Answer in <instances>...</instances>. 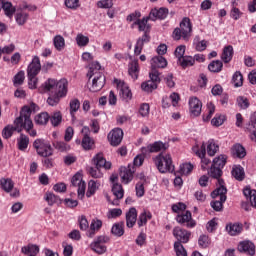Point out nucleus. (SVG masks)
<instances>
[{
    "mask_svg": "<svg viewBox=\"0 0 256 256\" xmlns=\"http://www.w3.org/2000/svg\"><path fill=\"white\" fill-rule=\"evenodd\" d=\"M87 77L89 79H92L93 77L92 84L89 87V90L92 93H97V91H101V89L105 87V74L101 72V64H99V62H93L90 65Z\"/></svg>",
    "mask_w": 256,
    "mask_h": 256,
    "instance_id": "obj_1",
    "label": "nucleus"
},
{
    "mask_svg": "<svg viewBox=\"0 0 256 256\" xmlns=\"http://www.w3.org/2000/svg\"><path fill=\"white\" fill-rule=\"evenodd\" d=\"M37 105L35 103L30 104L29 106H24L20 112V117L22 120V129H25L26 133L30 137H37V130L33 129V121L31 120V113L35 111Z\"/></svg>",
    "mask_w": 256,
    "mask_h": 256,
    "instance_id": "obj_2",
    "label": "nucleus"
},
{
    "mask_svg": "<svg viewBox=\"0 0 256 256\" xmlns=\"http://www.w3.org/2000/svg\"><path fill=\"white\" fill-rule=\"evenodd\" d=\"M67 85L68 83L65 79L57 81L50 78L43 84V88L45 93H59L60 97H65L67 95Z\"/></svg>",
    "mask_w": 256,
    "mask_h": 256,
    "instance_id": "obj_3",
    "label": "nucleus"
},
{
    "mask_svg": "<svg viewBox=\"0 0 256 256\" xmlns=\"http://www.w3.org/2000/svg\"><path fill=\"white\" fill-rule=\"evenodd\" d=\"M152 161L158 169L159 173H173V171H175L173 159L169 154L163 155V153H160L153 157Z\"/></svg>",
    "mask_w": 256,
    "mask_h": 256,
    "instance_id": "obj_4",
    "label": "nucleus"
},
{
    "mask_svg": "<svg viewBox=\"0 0 256 256\" xmlns=\"http://www.w3.org/2000/svg\"><path fill=\"white\" fill-rule=\"evenodd\" d=\"M193 31V26L191 25V19L185 17L180 22V27L174 29L173 31V39L175 41H179L184 39V41H189V37H191V32Z\"/></svg>",
    "mask_w": 256,
    "mask_h": 256,
    "instance_id": "obj_5",
    "label": "nucleus"
},
{
    "mask_svg": "<svg viewBox=\"0 0 256 256\" xmlns=\"http://www.w3.org/2000/svg\"><path fill=\"white\" fill-rule=\"evenodd\" d=\"M33 147L40 157H51V155H53L51 144L44 139H36L33 143Z\"/></svg>",
    "mask_w": 256,
    "mask_h": 256,
    "instance_id": "obj_6",
    "label": "nucleus"
},
{
    "mask_svg": "<svg viewBox=\"0 0 256 256\" xmlns=\"http://www.w3.org/2000/svg\"><path fill=\"white\" fill-rule=\"evenodd\" d=\"M14 125L15 126L8 125L2 130V137L4 139H9L13 137V133H15V131H17L18 133H21V131H23V120L21 119V116L17 117L14 120Z\"/></svg>",
    "mask_w": 256,
    "mask_h": 256,
    "instance_id": "obj_7",
    "label": "nucleus"
},
{
    "mask_svg": "<svg viewBox=\"0 0 256 256\" xmlns=\"http://www.w3.org/2000/svg\"><path fill=\"white\" fill-rule=\"evenodd\" d=\"M167 149H169V143L156 141L146 147H142L141 151L143 155H149V153H159L161 151H167Z\"/></svg>",
    "mask_w": 256,
    "mask_h": 256,
    "instance_id": "obj_8",
    "label": "nucleus"
},
{
    "mask_svg": "<svg viewBox=\"0 0 256 256\" xmlns=\"http://www.w3.org/2000/svg\"><path fill=\"white\" fill-rule=\"evenodd\" d=\"M150 80L143 82L141 84L142 91H145L146 93H152L157 89V85L161 83V78L159 76H156L154 73H149Z\"/></svg>",
    "mask_w": 256,
    "mask_h": 256,
    "instance_id": "obj_9",
    "label": "nucleus"
},
{
    "mask_svg": "<svg viewBox=\"0 0 256 256\" xmlns=\"http://www.w3.org/2000/svg\"><path fill=\"white\" fill-rule=\"evenodd\" d=\"M71 183V187H77L78 198L83 199V197H85V189L87 185L85 184V181H83L81 173H76L72 177Z\"/></svg>",
    "mask_w": 256,
    "mask_h": 256,
    "instance_id": "obj_10",
    "label": "nucleus"
},
{
    "mask_svg": "<svg viewBox=\"0 0 256 256\" xmlns=\"http://www.w3.org/2000/svg\"><path fill=\"white\" fill-rule=\"evenodd\" d=\"M176 221L179 225H185L188 229H193L197 225V222L193 219L191 211L187 210L185 213L178 214Z\"/></svg>",
    "mask_w": 256,
    "mask_h": 256,
    "instance_id": "obj_11",
    "label": "nucleus"
},
{
    "mask_svg": "<svg viewBox=\"0 0 256 256\" xmlns=\"http://www.w3.org/2000/svg\"><path fill=\"white\" fill-rule=\"evenodd\" d=\"M114 83L116 84L121 99L124 101H131L133 94L131 93L129 86L119 79H114Z\"/></svg>",
    "mask_w": 256,
    "mask_h": 256,
    "instance_id": "obj_12",
    "label": "nucleus"
},
{
    "mask_svg": "<svg viewBox=\"0 0 256 256\" xmlns=\"http://www.w3.org/2000/svg\"><path fill=\"white\" fill-rule=\"evenodd\" d=\"M112 193L116 199L111 201V198L109 195L106 196V199L108 203H111V205H114L115 207L119 206V200L123 199V196L125 195V191L123 190V186L119 183H114L112 186Z\"/></svg>",
    "mask_w": 256,
    "mask_h": 256,
    "instance_id": "obj_13",
    "label": "nucleus"
},
{
    "mask_svg": "<svg viewBox=\"0 0 256 256\" xmlns=\"http://www.w3.org/2000/svg\"><path fill=\"white\" fill-rule=\"evenodd\" d=\"M173 235L175 239H177L176 243H189V240L191 239V231L185 230L179 226L174 227L173 229Z\"/></svg>",
    "mask_w": 256,
    "mask_h": 256,
    "instance_id": "obj_14",
    "label": "nucleus"
},
{
    "mask_svg": "<svg viewBox=\"0 0 256 256\" xmlns=\"http://www.w3.org/2000/svg\"><path fill=\"white\" fill-rule=\"evenodd\" d=\"M151 71L150 73H155L157 77L161 75L157 69H165L167 67V59L163 56H156L151 59Z\"/></svg>",
    "mask_w": 256,
    "mask_h": 256,
    "instance_id": "obj_15",
    "label": "nucleus"
},
{
    "mask_svg": "<svg viewBox=\"0 0 256 256\" xmlns=\"http://www.w3.org/2000/svg\"><path fill=\"white\" fill-rule=\"evenodd\" d=\"M103 243H109V237L107 236H99L94 242L91 243L90 247L98 253L99 255H103L105 251H107V246L103 245Z\"/></svg>",
    "mask_w": 256,
    "mask_h": 256,
    "instance_id": "obj_16",
    "label": "nucleus"
},
{
    "mask_svg": "<svg viewBox=\"0 0 256 256\" xmlns=\"http://www.w3.org/2000/svg\"><path fill=\"white\" fill-rule=\"evenodd\" d=\"M108 141L112 147H118V145H121V142L123 141V130L121 128L113 129L108 134Z\"/></svg>",
    "mask_w": 256,
    "mask_h": 256,
    "instance_id": "obj_17",
    "label": "nucleus"
},
{
    "mask_svg": "<svg viewBox=\"0 0 256 256\" xmlns=\"http://www.w3.org/2000/svg\"><path fill=\"white\" fill-rule=\"evenodd\" d=\"M218 185L220 186L211 193L212 199L219 197L222 201H227V187H225V181L218 179Z\"/></svg>",
    "mask_w": 256,
    "mask_h": 256,
    "instance_id": "obj_18",
    "label": "nucleus"
},
{
    "mask_svg": "<svg viewBox=\"0 0 256 256\" xmlns=\"http://www.w3.org/2000/svg\"><path fill=\"white\" fill-rule=\"evenodd\" d=\"M41 71V60L38 56H34L31 63L28 65L27 68V75L28 77L37 76Z\"/></svg>",
    "mask_w": 256,
    "mask_h": 256,
    "instance_id": "obj_19",
    "label": "nucleus"
},
{
    "mask_svg": "<svg viewBox=\"0 0 256 256\" xmlns=\"http://www.w3.org/2000/svg\"><path fill=\"white\" fill-rule=\"evenodd\" d=\"M189 107L190 113L193 117H199L201 115V109L203 108V104L200 99L197 97H192L189 99Z\"/></svg>",
    "mask_w": 256,
    "mask_h": 256,
    "instance_id": "obj_20",
    "label": "nucleus"
},
{
    "mask_svg": "<svg viewBox=\"0 0 256 256\" xmlns=\"http://www.w3.org/2000/svg\"><path fill=\"white\" fill-rule=\"evenodd\" d=\"M82 133L84 134V137L82 139V147L85 151H91L93 149V145H95V141L93 138L89 137V127L84 126L82 128Z\"/></svg>",
    "mask_w": 256,
    "mask_h": 256,
    "instance_id": "obj_21",
    "label": "nucleus"
},
{
    "mask_svg": "<svg viewBox=\"0 0 256 256\" xmlns=\"http://www.w3.org/2000/svg\"><path fill=\"white\" fill-rule=\"evenodd\" d=\"M167 15H169V9L167 8H154L150 11L148 19L150 21H157V19H166Z\"/></svg>",
    "mask_w": 256,
    "mask_h": 256,
    "instance_id": "obj_22",
    "label": "nucleus"
},
{
    "mask_svg": "<svg viewBox=\"0 0 256 256\" xmlns=\"http://www.w3.org/2000/svg\"><path fill=\"white\" fill-rule=\"evenodd\" d=\"M238 251L253 256L255 255V244L249 240L242 241L238 244Z\"/></svg>",
    "mask_w": 256,
    "mask_h": 256,
    "instance_id": "obj_23",
    "label": "nucleus"
},
{
    "mask_svg": "<svg viewBox=\"0 0 256 256\" xmlns=\"http://www.w3.org/2000/svg\"><path fill=\"white\" fill-rule=\"evenodd\" d=\"M133 173H135V170L130 165L128 167H121L120 177L122 179V183H125V185L131 183V181H133Z\"/></svg>",
    "mask_w": 256,
    "mask_h": 256,
    "instance_id": "obj_24",
    "label": "nucleus"
},
{
    "mask_svg": "<svg viewBox=\"0 0 256 256\" xmlns=\"http://www.w3.org/2000/svg\"><path fill=\"white\" fill-rule=\"evenodd\" d=\"M93 163L98 169H111V162L107 161L101 153H98L93 158Z\"/></svg>",
    "mask_w": 256,
    "mask_h": 256,
    "instance_id": "obj_25",
    "label": "nucleus"
},
{
    "mask_svg": "<svg viewBox=\"0 0 256 256\" xmlns=\"http://www.w3.org/2000/svg\"><path fill=\"white\" fill-rule=\"evenodd\" d=\"M194 151H195L196 155L198 157H200L201 163H202L201 167L205 171V169H207V165H209V163H211V160H209L208 158L205 157V153H207V149H206L205 143H203L201 145L199 150L194 148Z\"/></svg>",
    "mask_w": 256,
    "mask_h": 256,
    "instance_id": "obj_26",
    "label": "nucleus"
},
{
    "mask_svg": "<svg viewBox=\"0 0 256 256\" xmlns=\"http://www.w3.org/2000/svg\"><path fill=\"white\" fill-rule=\"evenodd\" d=\"M150 41H151V36H149L147 32H145L141 38H138L134 48L135 55H141V52L143 51V47L145 43H149Z\"/></svg>",
    "mask_w": 256,
    "mask_h": 256,
    "instance_id": "obj_27",
    "label": "nucleus"
},
{
    "mask_svg": "<svg viewBox=\"0 0 256 256\" xmlns=\"http://www.w3.org/2000/svg\"><path fill=\"white\" fill-rule=\"evenodd\" d=\"M135 223H137V209L132 207L126 213V226L128 229H132V227H135Z\"/></svg>",
    "mask_w": 256,
    "mask_h": 256,
    "instance_id": "obj_28",
    "label": "nucleus"
},
{
    "mask_svg": "<svg viewBox=\"0 0 256 256\" xmlns=\"http://www.w3.org/2000/svg\"><path fill=\"white\" fill-rule=\"evenodd\" d=\"M21 253L28 256H37L39 255V245L29 243L21 248Z\"/></svg>",
    "mask_w": 256,
    "mask_h": 256,
    "instance_id": "obj_29",
    "label": "nucleus"
},
{
    "mask_svg": "<svg viewBox=\"0 0 256 256\" xmlns=\"http://www.w3.org/2000/svg\"><path fill=\"white\" fill-rule=\"evenodd\" d=\"M111 233L114 237H123V235H125V222L120 221L113 224Z\"/></svg>",
    "mask_w": 256,
    "mask_h": 256,
    "instance_id": "obj_30",
    "label": "nucleus"
},
{
    "mask_svg": "<svg viewBox=\"0 0 256 256\" xmlns=\"http://www.w3.org/2000/svg\"><path fill=\"white\" fill-rule=\"evenodd\" d=\"M128 73L132 79L139 78V60H132L128 65Z\"/></svg>",
    "mask_w": 256,
    "mask_h": 256,
    "instance_id": "obj_31",
    "label": "nucleus"
},
{
    "mask_svg": "<svg viewBox=\"0 0 256 256\" xmlns=\"http://www.w3.org/2000/svg\"><path fill=\"white\" fill-rule=\"evenodd\" d=\"M0 187L5 193H11L15 187V183L11 178L0 179Z\"/></svg>",
    "mask_w": 256,
    "mask_h": 256,
    "instance_id": "obj_32",
    "label": "nucleus"
},
{
    "mask_svg": "<svg viewBox=\"0 0 256 256\" xmlns=\"http://www.w3.org/2000/svg\"><path fill=\"white\" fill-rule=\"evenodd\" d=\"M226 230L228 231L229 235H231L232 237H235V235H239L241 231H243V224L230 223L226 226Z\"/></svg>",
    "mask_w": 256,
    "mask_h": 256,
    "instance_id": "obj_33",
    "label": "nucleus"
},
{
    "mask_svg": "<svg viewBox=\"0 0 256 256\" xmlns=\"http://www.w3.org/2000/svg\"><path fill=\"white\" fill-rule=\"evenodd\" d=\"M231 173L236 181H243V179H245V170L241 165L233 166Z\"/></svg>",
    "mask_w": 256,
    "mask_h": 256,
    "instance_id": "obj_34",
    "label": "nucleus"
},
{
    "mask_svg": "<svg viewBox=\"0 0 256 256\" xmlns=\"http://www.w3.org/2000/svg\"><path fill=\"white\" fill-rule=\"evenodd\" d=\"M233 46L228 45L225 46L221 55V59L224 63H230L231 59H233Z\"/></svg>",
    "mask_w": 256,
    "mask_h": 256,
    "instance_id": "obj_35",
    "label": "nucleus"
},
{
    "mask_svg": "<svg viewBox=\"0 0 256 256\" xmlns=\"http://www.w3.org/2000/svg\"><path fill=\"white\" fill-rule=\"evenodd\" d=\"M49 120L52 127H59L63 122V114H61V111H55L50 115Z\"/></svg>",
    "mask_w": 256,
    "mask_h": 256,
    "instance_id": "obj_36",
    "label": "nucleus"
},
{
    "mask_svg": "<svg viewBox=\"0 0 256 256\" xmlns=\"http://www.w3.org/2000/svg\"><path fill=\"white\" fill-rule=\"evenodd\" d=\"M17 145L19 151H26L27 147H29V136L25 134H20L19 138L17 139Z\"/></svg>",
    "mask_w": 256,
    "mask_h": 256,
    "instance_id": "obj_37",
    "label": "nucleus"
},
{
    "mask_svg": "<svg viewBox=\"0 0 256 256\" xmlns=\"http://www.w3.org/2000/svg\"><path fill=\"white\" fill-rule=\"evenodd\" d=\"M148 21H151V18H149V16L143 18L142 20L135 21L133 25H138L139 31H144V33H147L149 29H151V26L147 24Z\"/></svg>",
    "mask_w": 256,
    "mask_h": 256,
    "instance_id": "obj_38",
    "label": "nucleus"
},
{
    "mask_svg": "<svg viewBox=\"0 0 256 256\" xmlns=\"http://www.w3.org/2000/svg\"><path fill=\"white\" fill-rule=\"evenodd\" d=\"M209 177L212 179H221V175H223V170L219 168V166H215L214 164L211 165L210 169L208 170Z\"/></svg>",
    "mask_w": 256,
    "mask_h": 256,
    "instance_id": "obj_39",
    "label": "nucleus"
},
{
    "mask_svg": "<svg viewBox=\"0 0 256 256\" xmlns=\"http://www.w3.org/2000/svg\"><path fill=\"white\" fill-rule=\"evenodd\" d=\"M243 193L246 196V199L250 200L252 207L256 208V190H251L250 187H246L244 188Z\"/></svg>",
    "mask_w": 256,
    "mask_h": 256,
    "instance_id": "obj_40",
    "label": "nucleus"
},
{
    "mask_svg": "<svg viewBox=\"0 0 256 256\" xmlns=\"http://www.w3.org/2000/svg\"><path fill=\"white\" fill-rule=\"evenodd\" d=\"M1 5L5 15L10 18L13 17L16 11L15 7H13V4L11 2L2 1Z\"/></svg>",
    "mask_w": 256,
    "mask_h": 256,
    "instance_id": "obj_41",
    "label": "nucleus"
},
{
    "mask_svg": "<svg viewBox=\"0 0 256 256\" xmlns=\"http://www.w3.org/2000/svg\"><path fill=\"white\" fill-rule=\"evenodd\" d=\"M50 115L47 112H42L35 116L34 121L37 125H47L49 123Z\"/></svg>",
    "mask_w": 256,
    "mask_h": 256,
    "instance_id": "obj_42",
    "label": "nucleus"
},
{
    "mask_svg": "<svg viewBox=\"0 0 256 256\" xmlns=\"http://www.w3.org/2000/svg\"><path fill=\"white\" fill-rule=\"evenodd\" d=\"M101 184L98 181L90 180L88 182V190L86 192V197H93V194L97 192V189H99V186Z\"/></svg>",
    "mask_w": 256,
    "mask_h": 256,
    "instance_id": "obj_43",
    "label": "nucleus"
},
{
    "mask_svg": "<svg viewBox=\"0 0 256 256\" xmlns=\"http://www.w3.org/2000/svg\"><path fill=\"white\" fill-rule=\"evenodd\" d=\"M208 69L211 73H221L223 70V62L221 60H214L208 65Z\"/></svg>",
    "mask_w": 256,
    "mask_h": 256,
    "instance_id": "obj_44",
    "label": "nucleus"
},
{
    "mask_svg": "<svg viewBox=\"0 0 256 256\" xmlns=\"http://www.w3.org/2000/svg\"><path fill=\"white\" fill-rule=\"evenodd\" d=\"M54 47L57 51L65 49V38L61 35H56L53 39Z\"/></svg>",
    "mask_w": 256,
    "mask_h": 256,
    "instance_id": "obj_45",
    "label": "nucleus"
},
{
    "mask_svg": "<svg viewBox=\"0 0 256 256\" xmlns=\"http://www.w3.org/2000/svg\"><path fill=\"white\" fill-rule=\"evenodd\" d=\"M217 151H219V145L215 143V140H209L207 142V154L210 157H214Z\"/></svg>",
    "mask_w": 256,
    "mask_h": 256,
    "instance_id": "obj_46",
    "label": "nucleus"
},
{
    "mask_svg": "<svg viewBox=\"0 0 256 256\" xmlns=\"http://www.w3.org/2000/svg\"><path fill=\"white\" fill-rule=\"evenodd\" d=\"M232 153L236 157H239V159H243V157H245V155H247L245 148L241 144L234 145L232 148Z\"/></svg>",
    "mask_w": 256,
    "mask_h": 256,
    "instance_id": "obj_47",
    "label": "nucleus"
},
{
    "mask_svg": "<svg viewBox=\"0 0 256 256\" xmlns=\"http://www.w3.org/2000/svg\"><path fill=\"white\" fill-rule=\"evenodd\" d=\"M45 201H47L48 205H50V206L61 203V199L51 192L46 193Z\"/></svg>",
    "mask_w": 256,
    "mask_h": 256,
    "instance_id": "obj_48",
    "label": "nucleus"
},
{
    "mask_svg": "<svg viewBox=\"0 0 256 256\" xmlns=\"http://www.w3.org/2000/svg\"><path fill=\"white\" fill-rule=\"evenodd\" d=\"M65 96H61L59 93L50 94V96L47 99L48 105L51 107H55V105H59V101H61V98Z\"/></svg>",
    "mask_w": 256,
    "mask_h": 256,
    "instance_id": "obj_49",
    "label": "nucleus"
},
{
    "mask_svg": "<svg viewBox=\"0 0 256 256\" xmlns=\"http://www.w3.org/2000/svg\"><path fill=\"white\" fill-rule=\"evenodd\" d=\"M152 217L153 216L151 215V213L142 212L138 218V222H137L138 227H143V225H147V222L151 220Z\"/></svg>",
    "mask_w": 256,
    "mask_h": 256,
    "instance_id": "obj_50",
    "label": "nucleus"
},
{
    "mask_svg": "<svg viewBox=\"0 0 256 256\" xmlns=\"http://www.w3.org/2000/svg\"><path fill=\"white\" fill-rule=\"evenodd\" d=\"M53 147L60 151V153H65L71 149V146L63 141H56L53 143Z\"/></svg>",
    "mask_w": 256,
    "mask_h": 256,
    "instance_id": "obj_51",
    "label": "nucleus"
},
{
    "mask_svg": "<svg viewBox=\"0 0 256 256\" xmlns=\"http://www.w3.org/2000/svg\"><path fill=\"white\" fill-rule=\"evenodd\" d=\"M79 107H81V102H79V99H73L70 101V115L72 119H75V113L79 111Z\"/></svg>",
    "mask_w": 256,
    "mask_h": 256,
    "instance_id": "obj_52",
    "label": "nucleus"
},
{
    "mask_svg": "<svg viewBox=\"0 0 256 256\" xmlns=\"http://www.w3.org/2000/svg\"><path fill=\"white\" fill-rule=\"evenodd\" d=\"M226 163H227V156L220 155L213 159L212 165H214L215 167H218L220 169H223L225 167Z\"/></svg>",
    "mask_w": 256,
    "mask_h": 256,
    "instance_id": "obj_53",
    "label": "nucleus"
},
{
    "mask_svg": "<svg viewBox=\"0 0 256 256\" xmlns=\"http://www.w3.org/2000/svg\"><path fill=\"white\" fill-rule=\"evenodd\" d=\"M179 61L183 69H185V67H193V65H195V59L191 56L182 57Z\"/></svg>",
    "mask_w": 256,
    "mask_h": 256,
    "instance_id": "obj_54",
    "label": "nucleus"
},
{
    "mask_svg": "<svg viewBox=\"0 0 256 256\" xmlns=\"http://www.w3.org/2000/svg\"><path fill=\"white\" fill-rule=\"evenodd\" d=\"M15 19L18 25H25V23H27V19H29V14L25 12H17Z\"/></svg>",
    "mask_w": 256,
    "mask_h": 256,
    "instance_id": "obj_55",
    "label": "nucleus"
},
{
    "mask_svg": "<svg viewBox=\"0 0 256 256\" xmlns=\"http://www.w3.org/2000/svg\"><path fill=\"white\" fill-rule=\"evenodd\" d=\"M76 43L78 47H87L89 45V38L81 33L76 36Z\"/></svg>",
    "mask_w": 256,
    "mask_h": 256,
    "instance_id": "obj_56",
    "label": "nucleus"
},
{
    "mask_svg": "<svg viewBox=\"0 0 256 256\" xmlns=\"http://www.w3.org/2000/svg\"><path fill=\"white\" fill-rule=\"evenodd\" d=\"M174 251L176 253V256H187V250L181 244V242H175L174 243Z\"/></svg>",
    "mask_w": 256,
    "mask_h": 256,
    "instance_id": "obj_57",
    "label": "nucleus"
},
{
    "mask_svg": "<svg viewBox=\"0 0 256 256\" xmlns=\"http://www.w3.org/2000/svg\"><path fill=\"white\" fill-rule=\"evenodd\" d=\"M232 83H234V87H242L243 86V74L239 71L235 72L232 77Z\"/></svg>",
    "mask_w": 256,
    "mask_h": 256,
    "instance_id": "obj_58",
    "label": "nucleus"
},
{
    "mask_svg": "<svg viewBox=\"0 0 256 256\" xmlns=\"http://www.w3.org/2000/svg\"><path fill=\"white\" fill-rule=\"evenodd\" d=\"M25 81V72L24 71H19L15 76L13 83L15 87H19V85H23Z\"/></svg>",
    "mask_w": 256,
    "mask_h": 256,
    "instance_id": "obj_59",
    "label": "nucleus"
},
{
    "mask_svg": "<svg viewBox=\"0 0 256 256\" xmlns=\"http://www.w3.org/2000/svg\"><path fill=\"white\" fill-rule=\"evenodd\" d=\"M208 115H203V121H211V117L215 114V104L211 102L207 104Z\"/></svg>",
    "mask_w": 256,
    "mask_h": 256,
    "instance_id": "obj_60",
    "label": "nucleus"
},
{
    "mask_svg": "<svg viewBox=\"0 0 256 256\" xmlns=\"http://www.w3.org/2000/svg\"><path fill=\"white\" fill-rule=\"evenodd\" d=\"M237 105L240 107V109H249V99L245 96H239L237 98Z\"/></svg>",
    "mask_w": 256,
    "mask_h": 256,
    "instance_id": "obj_61",
    "label": "nucleus"
},
{
    "mask_svg": "<svg viewBox=\"0 0 256 256\" xmlns=\"http://www.w3.org/2000/svg\"><path fill=\"white\" fill-rule=\"evenodd\" d=\"M191 171H193V166L191 165V163H184L180 165L179 173L181 175H189Z\"/></svg>",
    "mask_w": 256,
    "mask_h": 256,
    "instance_id": "obj_62",
    "label": "nucleus"
},
{
    "mask_svg": "<svg viewBox=\"0 0 256 256\" xmlns=\"http://www.w3.org/2000/svg\"><path fill=\"white\" fill-rule=\"evenodd\" d=\"M225 123V116L217 114L212 120L211 124L213 127H221Z\"/></svg>",
    "mask_w": 256,
    "mask_h": 256,
    "instance_id": "obj_63",
    "label": "nucleus"
},
{
    "mask_svg": "<svg viewBox=\"0 0 256 256\" xmlns=\"http://www.w3.org/2000/svg\"><path fill=\"white\" fill-rule=\"evenodd\" d=\"M223 203H225V201L219 198V200L212 201L210 205L214 211H223Z\"/></svg>",
    "mask_w": 256,
    "mask_h": 256,
    "instance_id": "obj_64",
    "label": "nucleus"
}]
</instances>
